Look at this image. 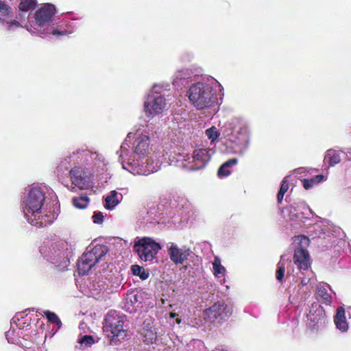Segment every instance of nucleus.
Wrapping results in <instances>:
<instances>
[{
    "label": "nucleus",
    "instance_id": "1",
    "mask_svg": "<svg viewBox=\"0 0 351 351\" xmlns=\"http://www.w3.org/2000/svg\"><path fill=\"white\" fill-rule=\"evenodd\" d=\"M152 151L149 136L141 134L136 136L132 146L125 140L117 154L124 169L133 175L147 176L168 164L163 152L151 154Z\"/></svg>",
    "mask_w": 351,
    "mask_h": 351
},
{
    "label": "nucleus",
    "instance_id": "2",
    "mask_svg": "<svg viewBox=\"0 0 351 351\" xmlns=\"http://www.w3.org/2000/svg\"><path fill=\"white\" fill-rule=\"evenodd\" d=\"M47 190L45 186L32 185L22 197V211L32 226L43 227L51 224L55 219V214L47 211L45 194Z\"/></svg>",
    "mask_w": 351,
    "mask_h": 351
},
{
    "label": "nucleus",
    "instance_id": "3",
    "mask_svg": "<svg viewBox=\"0 0 351 351\" xmlns=\"http://www.w3.org/2000/svg\"><path fill=\"white\" fill-rule=\"evenodd\" d=\"M56 14V8L53 4L42 5L34 14L32 19L29 20L27 30L32 34L42 38L48 35L64 36L73 33V29L68 30L62 26H54L52 23Z\"/></svg>",
    "mask_w": 351,
    "mask_h": 351
},
{
    "label": "nucleus",
    "instance_id": "4",
    "mask_svg": "<svg viewBox=\"0 0 351 351\" xmlns=\"http://www.w3.org/2000/svg\"><path fill=\"white\" fill-rule=\"evenodd\" d=\"M73 250L71 244L60 239H46L39 247L42 256L60 271L69 266Z\"/></svg>",
    "mask_w": 351,
    "mask_h": 351
},
{
    "label": "nucleus",
    "instance_id": "5",
    "mask_svg": "<svg viewBox=\"0 0 351 351\" xmlns=\"http://www.w3.org/2000/svg\"><path fill=\"white\" fill-rule=\"evenodd\" d=\"M218 85V82L213 77L191 85L187 96L193 107L197 110H204L214 106L217 102V92L214 88Z\"/></svg>",
    "mask_w": 351,
    "mask_h": 351
},
{
    "label": "nucleus",
    "instance_id": "6",
    "mask_svg": "<svg viewBox=\"0 0 351 351\" xmlns=\"http://www.w3.org/2000/svg\"><path fill=\"white\" fill-rule=\"evenodd\" d=\"M223 134L232 144L234 154L243 156L246 153L250 147L251 136V130L247 123L234 118L223 126Z\"/></svg>",
    "mask_w": 351,
    "mask_h": 351
},
{
    "label": "nucleus",
    "instance_id": "7",
    "mask_svg": "<svg viewBox=\"0 0 351 351\" xmlns=\"http://www.w3.org/2000/svg\"><path fill=\"white\" fill-rule=\"evenodd\" d=\"M214 154V149L210 148L195 149L192 156L184 153L175 154L169 157L168 165L189 170H199L206 167Z\"/></svg>",
    "mask_w": 351,
    "mask_h": 351
},
{
    "label": "nucleus",
    "instance_id": "8",
    "mask_svg": "<svg viewBox=\"0 0 351 351\" xmlns=\"http://www.w3.org/2000/svg\"><path fill=\"white\" fill-rule=\"evenodd\" d=\"M71 161L77 163L81 162L82 165L85 166L86 169L91 171L92 173L104 171L107 165V162L101 154L89 149H77L75 152H73L72 156L65 158L58 168L64 167L67 169L69 168L67 165H69Z\"/></svg>",
    "mask_w": 351,
    "mask_h": 351
},
{
    "label": "nucleus",
    "instance_id": "9",
    "mask_svg": "<svg viewBox=\"0 0 351 351\" xmlns=\"http://www.w3.org/2000/svg\"><path fill=\"white\" fill-rule=\"evenodd\" d=\"M106 245H97L87 250L80 256L77 262V269L81 276L88 274V271L99 261L108 252Z\"/></svg>",
    "mask_w": 351,
    "mask_h": 351
},
{
    "label": "nucleus",
    "instance_id": "10",
    "mask_svg": "<svg viewBox=\"0 0 351 351\" xmlns=\"http://www.w3.org/2000/svg\"><path fill=\"white\" fill-rule=\"evenodd\" d=\"M125 319V317L120 315L117 311H109L105 317L103 326L104 332L109 338L124 339L126 335L124 326Z\"/></svg>",
    "mask_w": 351,
    "mask_h": 351
},
{
    "label": "nucleus",
    "instance_id": "11",
    "mask_svg": "<svg viewBox=\"0 0 351 351\" xmlns=\"http://www.w3.org/2000/svg\"><path fill=\"white\" fill-rule=\"evenodd\" d=\"M162 249L160 243L151 237H143L136 241L134 250L141 261L153 263L157 260V254Z\"/></svg>",
    "mask_w": 351,
    "mask_h": 351
},
{
    "label": "nucleus",
    "instance_id": "12",
    "mask_svg": "<svg viewBox=\"0 0 351 351\" xmlns=\"http://www.w3.org/2000/svg\"><path fill=\"white\" fill-rule=\"evenodd\" d=\"M294 243L299 246L295 250L293 261L294 263L298 266V269L300 271H307V276H312V270L310 269V258L307 246L309 245V239L304 235L295 237Z\"/></svg>",
    "mask_w": 351,
    "mask_h": 351
},
{
    "label": "nucleus",
    "instance_id": "13",
    "mask_svg": "<svg viewBox=\"0 0 351 351\" xmlns=\"http://www.w3.org/2000/svg\"><path fill=\"white\" fill-rule=\"evenodd\" d=\"M285 210L288 219L298 224H305L313 216L311 209L302 200L295 201L285 208Z\"/></svg>",
    "mask_w": 351,
    "mask_h": 351
},
{
    "label": "nucleus",
    "instance_id": "14",
    "mask_svg": "<svg viewBox=\"0 0 351 351\" xmlns=\"http://www.w3.org/2000/svg\"><path fill=\"white\" fill-rule=\"evenodd\" d=\"M232 313V307L223 302H215L203 313L204 319L210 323H221L227 320Z\"/></svg>",
    "mask_w": 351,
    "mask_h": 351
},
{
    "label": "nucleus",
    "instance_id": "15",
    "mask_svg": "<svg viewBox=\"0 0 351 351\" xmlns=\"http://www.w3.org/2000/svg\"><path fill=\"white\" fill-rule=\"evenodd\" d=\"M80 165L75 166L70 171V178L72 182L71 190H73L75 187L80 189H88L92 186L93 184V173L91 171L85 168L81 162L78 163Z\"/></svg>",
    "mask_w": 351,
    "mask_h": 351
},
{
    "label": "nucleus",
    "instance_id": "16",
    "mask_svg": "<svg viewBox=\"0 0 351 351\" xmlns=\"http://www.w3.org/2000/svg\"><path fill=\"white\" fill-rule=\"evenodd\" d=\"M160 89L161 88L158 85L154 86L153 93L148 95L144 103L145 112L147 117H154L160 114L167 107L166 99L163 96L154 95V93H159Z\"/></svg>",
    "mask_w": 351,
    "mask_h": 351
},
{
    "label": "nucleus",
    "instance_id": "17",
    "mask_svg": "<svg viewBox=\"0 0 351 351\" xmlns=\"http://www.w3.org/2000/svg\"><path fill=\"white\" fill-rule=\"evenodd\" d=\"M306 326L313 331L322 329L326 323L325 311L320 304L314 302L312 304L308 313L306 315Z\"/></svg>",
    "mask_w": 351,
    "mask_h": 351
},
{
    "label": "nucleus",
    "instance_id": "18",
    "mask_svg": "<svg viewBox=\"0 0 351 351\" xmlns=\"http://www.w3.org/2000/svg\"><path fill=\"white\" fill-rule=\"evenodd\" d=\"M167 250L170 260L175 265H183L192 254L189 247L184 245L180 247L174 242H169L167 244Z\"/></svg>",
    "mask_w": 351,
    "mask_h": 351
},
{
    "label": "nucleus",
    "instance_id": "19",
    "mask_svg": "<svg viewBox=\"0 0 351 351\" xmlns=\"http://www.w3.org/2000/svg\"><path fill=\"white\" fill-rule=\"evenodd\" d=\"M0 25L10 32L21 27L20 23L15 19L12 8L1 1H0Z\"/></svg>",
    "mask_w": 351,
    "mask_h": 351
},
{
    "label": "nucleus",
    "instance_id": "20",
    "mask_svg": "<svg viewBox=\"0 0 351 351\" xmlns=\"http://www.w3.org/2000/svg\"><path fill=\"white\" fill-rule=\"evenodd\" d=\"M141 297L138 295L136 291L128 292L124 297L122 302V308L125 311L133 313H135L138 308L141 307Z\"/></svg>",
    "mask_w": 351,
    "mask_h": 351
},
{
    "label": "nucleus",
    "instance_id": "21",
    "mask_svg": "<svg viewBox=\"0 0 351 351\" xmlns=\"http://www.w3.org/2000/svg\"><path fill=\"white\" fill-rule=\"evenodd\" d=\"M88 289L92 297L97 300H99L101 295L110 289L106 282L104 280H94L89 282Z\"/></svg>",
    "mask_w": 351,
    "mask_h": 351
},
{
    "label": "nucleus",
    "instance_id": "22",
    "mask_svg": "<svg viewBox=\"0 0 351 351\" xmlns=\"http://www.w3.org/2000/svg\"><path fill=\"white\" fill-rule=\"evenodd\" d=\"M331 290L328 284H319L317 287L316 298L318 301L325 304L332 302Z\"/></svg>",
    "mask_w": 351,
    "mask_h": 351
},
{
    "label": "nucleus",
    "instance_id": "23",
    "mask_svg": "<svg viewBox=\"0 0 351 351\" xmlns=\"http://www.w3.org/2000/svg\"><path fill=\"white\" fill-rule=\"evenodd\" d=\"M104 198V207L108 210H112L120 203L123 196L116 191H111Z\"/></svg>",
    "mask_w": 351,
    "mask_h": 351
},
{
    "label": "nucleus",
    "instance_id": "24",
    "mask_svg": "<svg viewBox=\"0 0 351 351\" xmlns=\"http://www.w3.org/2000/svg\"><path fill=\"white\" fill-rule=\"evenodd\" d=\"M334 322L336 327L341 332H346L348 329V324L345 316V310L343 307H338L337 309L336 315L334 317Z\"/></svg>",
    "mask_w": 351,
    "mask_h": 351
},
{
    "label": "nucleus",
    "instance_id": "25",
    "mask_svg": "<svg viewBox=\"0 0 351 351\" xmlns=\"http://www.w3.org/2000/svg\"><path fill=\"white\" fill-rule=\"evenodd\" d=\"M202 73V69L193 66L191 68H183L175 73L176 80H189L193 77L199 75Z\"/></svg>",
    "mask_w": 351,
    "mask_h": 351
},
{
    "label": "nucleus",
    "instance_id": "26",
    "mask_svg": "<svg viewBox=\"0 0 351 351\" xmlns=\"http://www.w3.org/2000/svg\"><path fill=\"white\" fill-rule=\"evenodd\" d=\"M143 341L147 343H152L156 339V332L151 323L145 321L141 330Z\"/></svg>",
    "mask_w": 351,
    "mask_h": 351
},
{
    "label": "nucleus",
    "instance_id": "27",
    "mask_svg": "<svg viewBox=\"0 0 351 351\" xmlns=\"http://www.w3.org/2000/svg\"><path fill=\"white\" fill-rule=\"evenodd\" d=\"M212 265L215 276L218 279L221 284L224 283L226 281L225 274L226 270L221 265V259L218 256H215Z\"/></svg>",
    "mask_w": 351,
    "mask_h": 351
},
{
    "label": "nucleus",
    "instance_id": "28",
    "mask_svg": "<svg viewBox=\"0 0 351 351\" xmlns=\"http://www.w3.org/2000/svg\"><path fill=\"white\" fill-rule=\"evenodd\" d=\"M292 276L290 274H287V278H291ZM314 274L312 271V276L308 277L307 276V271H304L302 269V271L299 270V272L297 273V280H295V277L293 276V281H295V282H298V280H300V283L298 285L300 287H303L308 284L311 282V281L313 279Z\"/></svg>",
    "mask_w": 351,
    "mask_h": 351
},
{
    "label": "nucleus",
    "instance_id": "29",
    "mask_svg": "<svg viewBox=\"0 0 351 351\" xmlns=\"http://www.w3.org/2000/svg\"><path fill=\"white\" fill-rule=\"evenodd\" d=\"M341 154L342 151H337L330 149L326 152L325 159L328 160L330 166H334L340 162L341 160Z\"/></svg>",
    "mask_w": 351,
    "mask_h": 351
},
{
    "label": "nucleus",
    "instance_id": "30",
    "mask_svg": "<svg viewBox=\"0 0 351 351\" xmlns=\"http://www.w3.org/2000/svg\"><path fill=\"white\" fill-rule=\"evenodd\" d=\"M330 229V226L327 221H324L319 223H316L313 227L315 237H318L329 232Z\"/></svg>",
    "mask_w": 351,
    "mask_h": 351
},
{
    "label": "nucleus",
    "instance_id": "31",
    "mask_svg": "<svg viewBox=\"0 0 351 351\" xmlns=\"http://www.w3.org/2000/svg\"><path fill=\"white\" fill-rule=\"evenodd\" d=\"M324 176L323 175H317L310 179H304L302 181L303 186L305 189L308 190L313 188L324 180Z\"/></svg>",
    "mask_w": 351,
    "mask_h": 351
},
{
    "label": "nucleus",
    "instance_id": "32",
    "mask_svg": "<svg viewBox=\"0 0 351 351\" xmlns=\"http://www.w3.org/2000/svg\"><path fill=\"white\" fill-rule=\"evenodd\" d=\"M285 272V255L280 256V260L277 265L276 277L278 281L282 282Z\"/></svg>",
    "mask_w": 351,
    "mask_h": 351
},
{
    "label": "nucleus",
    "instance_id": "33",
    "mask_svg": "<svg viewBox=\"0 0 351 351\" xmlns=\"http://www.w3.org/2000/svg\"><path fill=\"white\" fill-rule=\"evenodd\" d=\"M131 271L134 276H138L143 280L147 279L149 276V271L138 265H132Z\"/></svg>",
    "mask_w": 351,
    "mask_h": 351
},
{
    "label": "nucleus",
    "instance_id": "34",
    "mask_svg": "<svg viewBox=\"0 0 351 351\" xmlns=\"http://www.w3.org/2000/svg\"><path fill=\"white\" fill-rule=\"evenodd\" d=\"M72 201L75 208L83 209L87 207L89 203V198L88 196L84 195L73 197Z\"/></svg>",
    "mask_w": 351,
    "mask_h": 351
},
{
    "label": "nucleus",
    "instance_id": "35",
    "mask_svg": "<svg viewBox=\"0 0 351 351\" xmlns=\"http://www.w3.org/2000/svg\"><path fill=\"white\" fill-rule=\"evenodd\" d=\"M43 313L50 323L53 324L56 326L57 328L56 330V332H57L61 328L62 326V322L59 317H58V315L56 313L51 312L49 311H43Z\"/></svg>",
    "mask_w": 351,
    "mask_h": 351
},
{
    "label": "nucleus",
    "instance_id": "36",
    "mask_svg": "<svg viewBox=\"0 0 351 351\" xmlns=\"http://www.w3.org/2000/svg\"><path fill=\"white\" fill-rule=\"evenodd\" d=\"M289 187V182L287 180V178H285L281 182L280 190L277 194V200L279 204L282 203L284 195L285 193L288 191Z\"/></svg>",
    "mask_w": 351,
    "mask_h": 351
},
{
    "label": "nucleus",
    "instance_id": "37",
    "mask_svg": "<svg viewBox=\"0 0 351 351\" xmlns=\"http://www.w3.org/2000/svg\"><path fill=\"white\" fill-rule=\"evenodd\" d=\"M36 3V0H21L19 4V9L22 11H28L34 8Z\"/></svg>",
    "mask_w": 351,
    "mask_h": 351
},
{
    "label": "nucleus",
    "instance_id": "38",
    "mask_svg": "<svg viewBox=\"0 0 351 351\" xmlns=\"http://www.w3.org/2000/svg\"><path fill=\"white\" fill-rule=\"evenodd\" d=\"M78 343L84 348H88L95 343L91 335H84L78 339Z\"/></svg>",
    "mask_w": 351,
    "mask_h": 351
},
{
    "label": "nucleus",
    "instance_id": "39",
    "mask_svg": "<svg viewBox=\"0 0 351 351\" xmlns=\"http://www.w3.org/2000/svg\"><path fill=\"white\" fill-rule=\"evenodd\" d=\"M159 130V127L154 125L152 123H148L146 125L145 129L144 130V132L145 135L149 136L150 138H154V135L158 133Z\"/></svg>",
    "mask_w": 351,
    "mask_h": 351
},
{
    "label": "nucleus",
    "instance_id": "40",
    "mask_svg": "<svg viewBox=\"0 0 351 351\" xmlns=\"http://www.w3.org/2000/svg\"><path fill=\"white\" fill-rule=\"evenodd\" d=\"M206 134L212 142L217 139L219 135L217 129L214 126L207 129L206 130Z\"/></svg>",
    "mask_w": 351,
    "mask_h": 351
},
{
    "label": "nucleus",
    "instance_id": "41",
    "mask_svg": "<svg viewBox=\"0 0 351 351\" xmlns=\"http://www.w3.org/2000/svg\"><path fill=\"white\" fill-rule=\"evenodd\" d=\"M92 218L95 223L100 224L103 223L104 216L101 212H95Z\"/></svg>",
    "mask_w": 351,
    "mask_h": 351
},
{
    "label": "nucleus",
    "instance_id": "42",
    "mask_svg": "<svg viewBox=\"0 0 351 351\" xmlns=\"http://www.w3.org/2000/svg\"><path fill=\"white\" fill-rule=\"evenodd\" d=\"M15 332H16L15 329H13V330L10 329L6 332L5 337L9 343H16L17 341L14 337Z\"/></svg>",
    "mask_w": 351,
    "mask_h": 351
},
{
    "label": "nucleus",
    "instance_id": "43",
    "mask_svg": "<svg viewBox=\"0 0 351 351\" xmlns=\"http://www.w3.org/2000/svg\"><path fill=\"white\" fill-rule=\"evenodd\" d=\"M237 162H238V160L237 158H231V159L228 160V161L225 162L221 166V171H223L225 168H230V167L237 165Z\"/></svg>",
    "mask_w": 351,
    "mask_h": 351
},
{
    "label": "nucleus",
    "instance_id": "44",
    "mask_svg": "<svg viewBox=\"0 0 351 351\" xmlns=\"http://www.w3.org/2000/svg\"><path fill=\"white\" fill-rule=\"evenodd\" d=\"M230 171L229 168H225L223 171H221V167H219L218 170V176L220 178L228 176L230 174Z\"/></svg>",
    "mask_w": 351,
    "mask_h": 351
},
{
    "label": "nucleus",
    "instance_id": "45",
    "mask_svg": "<svg viewBox=\"0 0 351 351\" xmlns=\"http://www.w3.org/2000/svg\"><path fill=\"white\" fill-rule=\"evenodd\" d=\"M342 154L345 155L346 156V158H348V160L351 159V150L350 149H346V152L342 151Z\"/></svg>",
    "mask_w": 351,
    "mask_h": 351
},
{
    "label": "nucleus",
    "instance_id": "46",
    "mask_svg": "<svg viewBox=\"0 0 351 351\" xmlns=\"http://www.w3.org/2000/svg\"><path fill=\"white\" fill-rule=\"evenodd\" d=\"M193 58V55L191 53H186L185 54V57H184V60L191 61Z\"/></svg>",
    "mask_w": 351,
    "mask_h": 351
},
{
    "label": "nucleus",
    "instance_id": "47",
    "mask_svg": "<svg viewBox=\"0 0 351 351\" xmlns=\"http://www.w3.org/2000/svg\"><path fill=\"white\" fill-rule=\"evenodd\" d=\"M193 326L196 328H201L202 326H203V324H199V323L196 322L195 324H193Z\"/></svg>",
    "mask_w": 351,
    "mask_h": 351
},
{
    "label": "nucleus",
    "instance_id": "48",
    "mask_svg": "<svg viewBox=\"0 0 351 351\" xmlns=\"http://www.w3.org/2000/svg\"><path fill=\"white\" fill-rule=\"evenodd\" d=\"M176 316V313H171V317H174Z\"/></svg>",
    "mask_w": 351,
    "mask_h": 351
},
{
    "label": "nucleus",
    "instance_id": "49",
    "mask_svg": "<svg viewBox=\"0 0 351 351\" xmlns=\"http://www.w3.org/2000/svg\"><path fill=\"white\" fill-rule=\"evenodd\" d=\"M297 171L302 172L304 171V168L298 169Z\"/></svg>",
    "mask_w": 351,
    "mask_h": 351
}]
</instances>
